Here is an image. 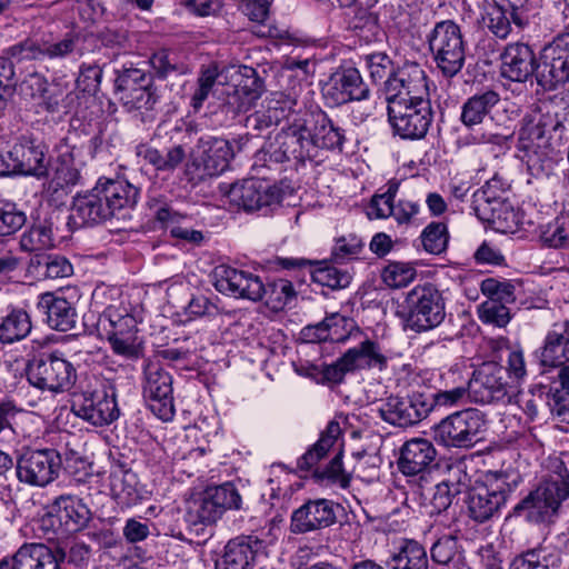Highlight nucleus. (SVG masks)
I'll list each match as a JSON object with an SVG mask.
<instances>
[{
  "mask_svg": "<svg viewBox=\"0 0 569 569\" xmlns=\"http://www.w3.org/2000/svg\"><path fill=\"white\" fill-rule=\"evenodd\" d=\"M569 139V122L560 106L551 102L536 104L522 118L517 149L529 173L535 178L549 177L555 170L553 149Z\"/></svg>",
  "mask_w": 569,
  "mask_h": 569,
  "instance_id": "1",
  "label": "nucleus"
},
{
  "mask_svg": "<svg viewBox=\"0 0 569 569\" xmlns=\"http://www.w3.org/2000/svg\"><path fill=\"white\" fill-rule=\"evenodd\" d=\"M139 189L123 179L100 178L96 186L73 198L68 224L93 226L111 218L124 219L139 198Z\"/></svg>",
  "mask_w": 569,
  "mask_h": 569,
  "instance_id": "2",
  "label": "nucleus"
},
{
  "mask_svg": "<svg viewBox=\"0 0 569 569\" xmlns=\"http://www.w3.org/2000/svg\"><path fill=\"white\" fill-rule=\"evenodd\" d=\"M305 128L300 113H297L287 127L281 128L274 136H268L253 157V169H278L284 162L295 161L297 164L311 162L307 147Z\"/></svg>",
  "mask_w": 569,
  "mask_h": 569,
  "instance_id": "3",
  "label": "nucleus"
},
{
  "mask_svg": "<svg viewBox=\"0 0 569 569\" xmlns=\"http://www.w3.org/2000/svg\"><path fill=\"white\" fill-rule=\"evenodd\" d=\"M233 157L234 149L229 140L211 134L201 136L190 152L184 174L190 183L197 186L223 173Z\"/></svg>",
  "mask_w": 569,
  "mask_h": 569,
  "instance_id": "4",
  "label": "nucleus"
},
{
  "mask_svg": "<svg viewBox=\"0 0 569 569\" xmlns=\"http://www.w3.org/2000/svg\"><path fill=\"white\" fill-rule=\"evenodd\" d=\"M291 180L282 179L269 184L258 179H248L231 184L228 199L231 204L246 212H261L267 214L273 207L279 206L283 199L295 193Z\"/></svg>",
  "mask_w": 569,
  "mask_h": 569,
  "instance_id": "5",
  "label": "nucleus"
},
{
  "mask_svg": "<svg viewBox=\"0 0 569 569\" xmlns=\"http://www.w3.org/2000/svg\"><path fill=\"white\" fill-rule=\"evenodd\" d=\"M305 128L311 163L319 166L328 158V152L342 153L347 142L346 130L337 126L321 109L300 112Z\"/></svg>",
  "mask_w": 569,
  "mask_h": 569,
  "instance_id": "6",
  "label": "nucleus"
},
{
  "mask_svg": "<svg viewBox=\"0 0 569 569\" xmlns=\"http://www.w3.org/2000/svg\"><path fill=\"white\" fill-rule=\"evenodd\" d=\"M433 61L445 78L456 77L465 66L466 42L460 26L452 20L437 22L428 36Z\"/></svg>",
  "mask_w": 569,
  "mask_h": 569,
  "instance_id": "7",
  "label": "nucleus"
},
{
  "mask_svg": "<svg viewBox=\"0 0 569 569\" xmlns=\"http://www.w3.org/2000/svg\"><path fill=\"white\" fill-rule=\"evenodd\" d=\"M114 91L128 111H153L159 102V94L153 86V76L134 66L123 63L114 70Z\"/></svg>",
  "mask_w": 569,
  "mask_h": 569,
  "instance_id": "8",
  "label": "nucleus"
},
{
  "mask_svg": "<svg viewBox=\"0 0 569 569\" xmlns=\"http://www.w3.org/2000/svg\"><path fill=\"white\" fill-rule=\"evenodd\" d=\"M486 430V415L470 408L443 418L435 427V439L447 448L468 449L483 439Z\"/></svg>",
  "mask_w": 569,
  "mask_h": 569,
  "instance_id": "9",
  "label": "nucleus"
},
{
  "mask_svg": "<svg viewBox=\"0 0 569 569\" xmlns=\"http://www.w3.org/2000/svg\"><path fill=\"white\" fill-rule=\"evenodd\" d=\"M508 372L495 361L480 365L468 382V395L473 402L512 405L516 385L507 380Z\"/></svg>",
  "mask_w": 569,
  "mask_h": 569,
  "instance_id": "10",
  "label": "nucleus"
},
{
  "mask_svg": "<svg viewBox=\"0 0 569 569\" xmlns=\"http://www.w3.org/2000/svg\"><path fill=\"white\" fill-rule=\"evenodd\" d=\"M18 60L63 61L81 57V34L68 31L62 36L47 34L38 40L28 39L11 48Z\"/></svg>",
  "mask_w": 569,
  "mask_h": 569,
  "instance_id": "11",
  "label": "nucleus"
},
{
  "mask_svg": "<svg viewBox=\"0 0 569 569\" xmlns=\"http://www.w3.org/2000/svg\"><path fill=\"white\" fill-rule=\"evenodd\" d=\"M517 482L508 481L502 472H489L482 481L477 482L468 496V511L470 517L485 522L492 518L506 503L508 496Z\"/></svg>",
  "mask_w": 569,
  "mask_h": 569,
  "instance_id": "12",
  "label": "nucleus"
},
{
  "mask_svg": "<svg viewBox=\"0 0 569 569\" xmlns=\"http://www.w3.org/2000/svg\"><path fill=\"white\" fill-rule=\"evenodd\" d=\"M387 111L395 134L401 139H423L433 121L430 99L417 101L396 99L388 102Z\"/></svg>",
  "mask_w": 569,
  "mask_h": 569,
  "instance_id": "13",
  "label": "nucleus"
},
{
  "mask_svg": "<svg viewBox=\"0 0 569 569\" xmlns=\"http://www.w3.org/2000/svg\"><path fill=\"white\" fill-rule=\"evenodd\" d=\"M27 377L33 387L50 392L69 390L77 379L73 365L58 352L42 353L29 360Z\"/></svg>",
  "mask_w": 569,
  "mask_h": 569,
  "instance_id": "14",
  "label": "nucleus"
},
{
  "mask_svg": "<svg viewBox=\"0 0 569 569\" xmlns=\"http://www.w3.org/2000/svg\"><path fill=\"white\" fill-rule=\"evenodd\" d=\"M16 477L24 486L44 488L60 475L62 459L52 448L24 449L16 461Z\"/></svg>",
  "mask_w": 569,
  "mask_h": 569,
  "instance_id": "15",
  "label": "nucleus"
},
{
  "mask_svg": "<svg viewBox=\"0 0 569 569\" xmlns=\"http://www.w3.org/2000/svg\"><path fill=\"white\" fill-rule=\"evenodd\" d=\"M407 325L416 331H428L438 327L446 317L441 292L430 283L413 287L406 297Z\"/></svg>",
  "mask_w": 569,
  "mask_h": 569,
  "instance_id": "16",
  "label": "nucleus"
},
{
  "mask_svg": "<svg viewBox=\"0 0 569 569\" xmlns=\"http://www.w3.org/2000/svg\"><path fill=\"white\" fill-rule=\"evenodd\" d=\"M569 498V475L550 476L529 493L516 510H525L533 522H543L556 515L560 505Z\"/></svg>",
  "mask_w": 569,
  "mask_h": 569,
  "instance_id": "17",
  "label": "nucleus"
},
{
  "mask_svg": "<svg viewBox=\"0 0 569 569\" xmlns=\"http://www.w3.org/2000/svg\"><path fill=\"white\" fill-rule=\"evenodd\" d=\"M536 81L545 91L569 82V33L559 34L540 50Z\"/></svg>",
  "mask_w": 569,
  "mask_h": 569,
  "instance_id": "18",
  "label": "nucleus"
},
{
  "mask_svg": "<svg viewBox=\"0 0 569 569\" xmlns=\"http://www.w3.org/2000/svg\"><path fill=\"white\" fill-rule=\"evenodd\" d=\"M52 162L51 176L44 186V192L54 203H63L72 189L81 181L80 168L76 162V147L61 141Z\"/></svg>",
  "mask_w": 569,
  "mask_h": 569,
  "instance_id": "19",
  "label": "nucleus"
},
{
  "mask_svg": "<svg viewBox=\"0 0 569 569\" xmlns=\"http://www.w3.org/2000/svg\"><path fill=\"white\" fill-rule=\"evenodd\" d=\"M47 154L48 148L42 141L22 137L3 157V162L13 173L41 179L49 176Z\"/></svg>",
  "mask_w": 569,
  "mask_h": 569,
  "instance_id": "20",
  "label": "nucleus"
},
{
  "mask_svg": "<svg viewBox=\"0 0 569 569\" xmlns=\"http://www.w3.org/2000/svg\"><path fill=\"white\" fill-rule=\"evenodd\" d=\"M143 373V395L149 401L150 409L163 421L173 419L176 411L172 377L156 360H149L146 363Z\"/></svg>",
  "mask_w": 569,
  "mask_h": 569,
  "instance_id": "21",
  "label": "nucleus"
},
{
  "mask_svg": "<svg viewBox=\"0 0 569 569\" xmlns=\"http://www.w3.org/2000/svg\"><path fill=\"white\" fill-rule=\"evenodd\" d=\"M385 92L387 102L400 100V98L408 101L429 99L425 70L418 62L406 61L385 81Z\"/></svg>",
  "mask_w": 569,
  "mask_h": 569,
  "instance_id": "22",
  "label": "nucleus"
},
{
  "mask_svg": "<svg viewBox=\"0 0 569 569\" xmlns=\"http://www.w3.org/2000/svg\"><path fill=\"white\" fill-rule=\"evenodd\" d=\"M71 411L93 426H107L119 417L114 392L106 388L83 391L72 399Z\"/></svg>",
  "mask_w": 569,
  "mask_h": 569,
  "instance_id": "23",
  "label": "nucleus"
},
{
  "mask_svg": "<svg viewBox=\"0 0 569 569\" xmlns=\"http://www.w3.org/2000/svg\"><path fill=\"white\" fill-rule=\"evenodd\" d=\"M325 98L332 106H342L351 101H362L370 97V89L360 71L352 66L342 64L329 77L322 88Z\"/></svg>",
  "mask_w": 569,
  "mask_h": 569,
  "instance_id": "24",
  "label": "nucleus"
},
{
  "mask_svg": "<svg viewBox=\"0 0 569 569\" xmlns=\"http://www.w3.org/2000/svg\"><path fill=\"white\" fill-rule=\"evenodd\" d=\"M24 86L30 89L32 98L40 99L39 106L49 113L71 112L78 100V93L69 90L58 81L48 82L43 76L32 73L24 81Z\"/></svg>",
  "mask_w": 569,
  "mask_h": 569,
  "instance_id": "25",
  "label": "nucleus"
},
{
  "mask_svg": "<svg viewBox=\"0 0 569 569\" xmlns=\"http://www.w3.org/2000/svg\"><path fill=\"white\" fill-rule=\"evenodd\" d=\"M500 74L503 79L525 83L536 78L540 54L523 42L508 43L500 53Z\"/></svg>",
  "mask_w": 569,
  "mask_h": 569,
  "instance_id": "26",
  "label": "nucleus"
},
{
  "mask_svg": "<svg viewBox=\"0 0 569 569\" xmlns=\"http://www.w3.org/2000/svg\"><path fill=\"white\" fill-rule=\"evenodd\" d=\"M427 408L422 392H412L408 397H388L379 405L378 412L383 421L403 428L427 418Z\"/></svg>",
  "mask_w": 569,
  "mask_h": 569,
  "instance_id": "27",
  "label": "nucleus"
},
{
  "mask_svg": "<svg viewBox=\"0 0 569 569\" xmlns=\"http://www.w3.org/2000/svg\"><path fill=\"white\" fill-rule=\"evenodd\" d=\"M335 506L331 500L310 499L291 515L290 530L303 535L330 527L336 522Z\"/></svg>",
  "mask_w": 569,
  "mask_h": 569,
  "instance_id": "28",
  "label": "nucleus"
},
{
  "mask_svg": "<svg viewBox=\"0 0 569 569\" xmlns=\"http://www.w3.org/2000/svg\"><path fill=\"white\" fill-rule=\"evenodd\" d=\"M216 289L233 298L258 302L263 299L264 283L252 272L223 268L216 281Z\"/></svg>",
  "mask_w": 569,
  "mask_h": 569,
  "instance_id": "29",
  "label": "nucleus"
},
{
  "mask_svg": "<svg viewBox=\"0 0 569 569\" xmlns=\"http://www.w3.org/2000/svg\"><path fill=\"white\" fill-rule=\"evenodd\" d=\"M264 549V541L257 536H239L226 545L216 569H252Z\"/></svg>",
  "mask_w": 569,
  "mask_h": 569,
  "instance_id": "30",
  "label": "nucleus"
},
{
  "mask_svg": "<svg viewBox=\"0 0 569 569\" xmlns=\"http://www.w3.org/2000/svg\"><path fill=\"white\" fill-rule=\"evenodd\" d=\"M436 455L431 441L425 438H412L406 441L400 449L398 468L405 476H417L419 480H425Z\"/></svg>",
  "mask_w": 569,
  "mask_h": 569,
  "instance_id": "31",
  "label": "nucleus"
},
{
  "mask_svg": "<svg viewBox=\"0 0 569 569\" xmlns=\"http://www.w3.org/2000/svg\"><path fill=\"white\" fill-rule=\"evenodd\" d=\"M56 515H48L43 522L53 525L59 521L63 533H73L84 528L90 520L89 508L80 500L70 496H61L53 503Z\"/></svg>",
  "mask_w": 569,
  "mask_h": 569,
  "instance_id": "32",
  "label": "nucleus"
},
{
  "mask_svg": "<svg viewBox=\"0 0 569 569\" xmlns=\"http://www.w3.org/2000/svg\"><path fill=\"white\" fill-rule=\"evenodd\" d=\"M66 553L43 543H26L13 556L12 569H60Z\"/></svg>",
  "mask_w": 569,
  "mask_h": 569,
  "instance_id": "33",
  "label": "nucleus"
},
{
  "mask_svg": "<svg viewBox=\"0 0 569 569\" xmlns=\"http://www.w3.org/2000/svg\"><path fill=\"white\" fill-rule=\"evenodd\" d=\"M472 211L481 221L487 222L492 229L501 233L515 232L520 223L519 212L507 198L476 208Z\"/></svg>",
  "mask_w": 569,
  "mask_h": 569,
  "instance_id": "34",
  "label": "nucleus"
},
{
  "mask_svg": "<svg viewBox=\"0 0 569 569\" xmlns=\"http://www.w3.org/2000/svg\"><path fill=\"white\" fill-rule=\"evenodd\" d=\"M543 366L558 367L569 361V321L555 323L541 348Z\"/></svg>",
  "mask_w": 569,
  "mask_h": 569,
  "instance_id": "35",
  "label": "nucleus"
},
{
  "mask_svg": "<svg viewBox=\"0 0 569 569\" xmlns=\"http://www.w3.org/2000/svg\"><path fill=\"white\" fill-rule=\"evenodd\" d=\"M388 358L378 342L366 339L343 355V363L347 369L352 370L367 368L383 370L387 368Z\"/></svg>",
  "mask_w": 569,
  "mask_h": 569,
  "instance_id": "36",
  "label": "nucleus"
},
{
  "mask_svg": "<svg viewBox=\"0 0 569 569\" xmlns=\"http://www.w3.org/2000/svg\"><path fill=\"white\" fill-rule=\"evenodd\" d=\"M38 309L47 316V322L51 328L59 331L74 328L76 310L67 299L54 297L50 292L43 293L38 302Z\"/></svg>",
  "mask_w": 569,
  "mask_h": 569,
  "instance_id": "37",
  "label": "nucleus"
},
{
  "mask_svg": "<svg viewBox=\"0 0 569 569\" xmlns=\"http://www.w3.org/2000/svg\"><path fill=\"white\" fill-rule=\"evenodd\" d=\"M356 328L353 319L340 315L338 312L331 313L325 318L323 321L316 326H309L306 330V336L315 341H346L351 331Z\"/></svg>",
  "mask_w": 569,
  "mask_h": 569,
  "instance_id": "38",
  "label": "nucleus"
},
{
  "mask_svg": "<svg viewBox=\"0 0 569 569\" xmlns=\"http://www.w3.org/2000/svg\"><path fill=\"white\" fill-rule=\"evenodd\" d=\"M499 101V93L491 89L469 97L461 106L460 121L467 128L482 123Z\"/></svg>",
  "mask_w": 569,
  "mask_h": 569,
  "instance_id": "39",
  "label": "nucleus"
},
{
  "mask_svg": "<svg viewBox=\"0 0 569 569\" xmlns=\"http://www.w3.org/2000/svg\"><path fill=\"white\" fill-rule=\"evenodd\" d=\"M341 436V427L337 421H330L321 432L319 440L298 460V467L301 470H311L315 468L335 446Z\"/></svg>",
  "mask_w": 569,
  "mask_h": 569,
  "instance_id": "40",
  "label": "nucleus"
},
{
  "mask_svg": "<svg viewBox=\"0 0 569 569\" xmlns=\"http://www.w3.org/2000/svg\"><path fill=\"white\" fill-rule=\"evenodd\" d=\"M348 28L366 43L377 41L382 32L378 13L365 7H357L352 10Z\"/></svg>",
  "mask_w": 569,
  "mask_h": 569,
  "instance_id": "41",
  "label": "nucleus"
},
{
  "mask_svg": "<svg viewBox=\"0 0 569 569\" xmlns=\"http://www.w3.org/2000/svg\"><path fill=\"white\" fill-rule=\"evenodd\" d=\"M110 490L118 503L130 507L141 499L138 478L129 470H116L110 475Z\"/></svg>",
  "mask_w": 569,
  "mask_h": 569,
  "instance_id": "42",
  "label": "nucleus"
},
{
  "mask_svg": "<svg viewBox=\"0 0 569 569\" xmlns=\"http://www.w3.org/2000/svg\"><path fill=\"white\" fill-rule=\"evenodd\" d=\"M69 239H71L69 237ZM67 236H59L58 229L53 232L48 226H33L26 230L20 239V249H53L69 246Z\"/></svg>",
  "mask_w": 569,
  "mask_h": 569,
  "instance_id": "43",
  "label": "nucleus"
},
{
  "mask_svg": "<svg viewBox=\"0 0 569 569\" xmlns=\"http://www.w3.org/2000/svg\"><path fill=\"white\" fill-rule=\"evenodd\" d=\"M98 327L104 331L108 340L137 332L134 318L114 307L103 311L98 320Z\"/></svg>",
  "mask_w": 569,
  "mask_h": 569,
  "instance_id": "44",
  "label": "nucleus"
},
{
  "mask_svg": "<svg viewBox=\"0 0 569 569\" xmlns=\"http://www.w3.org/2000/svg\"><path fill=\"white\" fill-rule=\"evenodd\" d=\"M387 563L390 569H428V557L420 543L407 541Z\"/></svg>",
  "mask_w": 569,
  "mask_h": 569,
  "instance_id": "45",
  "label": "nucleus"
},
{
  "mask_svg": "<svg viewBox=\"0 0 569 569\" xmlns=\"http://www.w3.org/2000/svg\"><path fill=\"white\" fill-rule=\"evenodd\" d=\"M30 330L29 315L22 310H13L0 322V340L4 343H12L23 339Z\"/></svg>",
  "mask_w": 569,
  "mask_h": 569,
  "instance_id": "46",
  "label": "nucleus"
},
{
  "mask_svg": "<svg viewBox=\"0 0 569 569\" xmlns=\"http://www.w3.org/2000/svg\"><path fill=\"white\" fill-rule=\"evenodd\" d=\"M295 297L296 291L289 280L278 279L264 284L262 300L274 312L283 310Z\"/></svg>",
  "mask_w": 569,
  "mask_h": 569,
  "instance_id": "47",
  "label": "nucleus"
},
{
  "mask_svg": "<svg viewBox=\"0 0 569 569\" xmlns=\"http://www.w3.org/2000/svg\"><path fill=\"white\" fill-rule=\"evenodd\" d=\"M483 22L488 30L499 39H507L511 33L512 19L509 10L503 3H499L497 0L487 7Z\"/></svg>",
  "mask_w": 569,
  "mask_h": 569,
  "instance_id": "48",
  "label": "nucleus"
},
{
  "mask_svg": "<svg viewBox=\"0 0 569 569\" xmlns=\"http://www.w3.org/2000/svg\"><path fill=\"white\" fill-rule=\"evenodd\" d=\"M222 515L213 500L209 499V495L204 491L200 498L189 502L187 521L191 525H211L221 518Z\"/></svg>",
  "mask_w": 569,
  "mask_h": 569,
  "instance_id": "49",
  "label": "nucleus"
},
{
  "mask_svg": "<svg viewBox=\"0 0 569 569\" xmlns=\"http://www.w3.org/2000/svg\"><path fill=\"white\" fill-rule=\"evenodd\" d=\"M416 276V263L411 262H390L381 271L383 283L395 289L408 286Z\"/></svg>",
  "mask_w": 569,
  "mask_h": 569,
  "instance_id": "50",
  "label": "nucleus"
},
{
  "mask_svg": "<svg viewBox=\"0 0 569 569\" xmlns=\"http://www.w3.org/2000/svg\"><path fill=\"white\" fill-rule=\"evenodd\" d=\"M399 189V183L390 181L387 184V190L383 193L375 194L368 207L367 214L369 219H382L392 216L393 201Z\"/></svg>",
  "mask_w": 569,
  "mask_h": 569,
  "instance_id": "51",
  "label": "nucleus"
},
{
  "mask_svg": "<svg viewBox=\"0 0 569 569\" xmlns=\"http://www.w3.org/2000/svg\"><path fill=\"white\" fill-rule=\"evenodd\" d=\"M509 189V184L502 181L501 178L495 176L488 180L485 186L476 190L472 194L471 209L488 206L493 201H498L506 198V192Z\"/></svg>",
  "mask_w": 569,
  "mask_h": 569,
  "instance_id": "52",
  "label": "nucleus"
},
{
  "mask_svg": "<svg viewBox=\"0 0 569 569\" xmlns=\"http://www.w3.org/2000/svg\"><path fill=\"white\" fill-rule=\"evenodd\" d=\"M469 397L468 387H456L450 390H441L432 395L422 393L423 402L427 403V416L436 408H451L463 402Z\"/></svg>",
  "mask_w": 569,
  "mask_h": 569,
  "instance_id": "53",
  "label": "nucleus"
},
{
  "mask_svg": "<svg viewBox=\"0 0 569 569\" xmlns=\"http://www.w3.org/2000/svg\"><path fill=\"white\" fill-rule=\"evenodd\" d=\"M26 214L16 203L0 197V237L16 233L26 223Z\"/></svg>",
  "mask_w": 569,
  "mask_h": 569,
  "instance_id": "54",
  "label": "nucleus"
},
{
  "mask_svg": "<svg viewBox=\"0 0 569 569\" xmlns=\"http://www.w3.org/2000/svg\"><path fill=\"white\" fill-rule=\"evenodd\" d=\"M206 492L209 495V499L213 500L222 513L230 509H240L241 507V496L237 488L230 482L209 487L206 489Z\"/></svg>",
  "mask_w": 569,
  "mask_h": 569,
  "instance_id": "55",
  "label": "nucleus"
},
{
  "mask_svg": "<svg viewBox=\"0 0 569 569\" xmlns=\"http://www.w3.org/2000/svg\"><path fill=\"white\" fill-rule=\"evenodd\" d=\"M149 64L152 69L153 78L161 80L167 79L172 73H182L183 66L178 63L174 53L169 50L161 49L149 58Z\"/></svg>",
  "mask_w": 569,
  "mask_h": 569,
  "instance_id": "56",
  "label": "nucleus"
},
{
  "mask_svg": "<svg viewBox=\"0 0 569 569\" xmlns=\"http://www.w3.org/2000/svg\"><path fill=\"white\" fill-rule=\"evenodd\" d=\"M286 118L284 109L278 107H268L266 110H258L247 117V128L258 133L278 127L282 119Z\"/></svg>",
  "mask_w": 569,
  "mask_h": 569,
  "instance_id": "57",
  "label": "nucleus"
},
{
  "mask_svg": "<svg viewBox=\"0 0 569 569\" xmlns=\"http://www.w3.org/2000/svg\"><path fill=\"white\" fill-rule=\"evenodd\" d=\"M479 319L487 325L502 328L511 319L509 308L501 301L487 299L478 307Z\"/></svg>",
  "mask_w": 569,
  "mask_h": 569,
  "instance_id": "58",
  "label": "nucleus"
},
{
  "mask_svg": "<svg viewBox=\"0 0 569 569\" xmlns=\"http://www.w3.org/2000/svg\"><path fill=\"white\" fill-rule=\"evenodd\" d=\"M102 73V68L97 63H81L76 79V89L82 93L94 96L100 89Z\"/></svg>",
  "mask_w": 569,
  "mask_h": 569,
  "instance_id": "59",
  "label": "nucleus"
},
{
  "mask_svg": "<svg viewBox=\"0 0 569 569\" xmlns=\"http://www.w3.org/2000/svg\"><path fill=\"white\" fill-rule=\"evenodd\" d=\"M218 76L219 73L216 67L201 69L197 79V87L190 98V106L194 111H198L202 108L203 102L208 99L217 82Z\"/></svg>",
  "mask_w": 569,
  "mask_h": 569,
  "instance_id": "60",
  "label": "nucleus"
},
{
  "mask_svg": "<svg viewBox=\"0 0 569 569\" xmlns=\"http://www.w3.org/2000/svg\"><path fill=\"white\" fill-rule=\"evenodd\" d=\"M312 278L321 286L338 289L345 288L350 282V274L328 263H320L312 272Z\"/></svg>",
  "mask_w": 569,
  "mask_h": 569,
  "instance_id": "61",
  "label": "nucleus"
},
{
  "mask_svg": "<svg viewBox=\"0 0 569 569\" xmlns=\"http://www.w3.org/2000/svg\"><path fill=\"white\" fill-rule=\"evenodd\" d=\"M459 491V485L450 482L449 480H442L436 485L430 500L429 513H441L447 510Z\"/></svg>",
  "mask_w": 569,
  "mask_h": 569,
  "instance_id": "62",
  "label": "nucleus"
},
{
  "mask_svg": "<svg viewBox=\"0 0 569 569\" xmlns=\"http://www.w3.org/2000/svg\"><path fill=\"white\" fill-rule=\"evenodd\" d=\"M148 208L152 217L162 226L178 223L188 217L187 213L176 210L164 198H150Z\"/></svg>",
  "mask_w": 569,
  "mask_h": 569,
  "instance_id": "63",
  "label": "nucleus"
},
{
  "mask_svg": "<svg viewBox=\"0 0 569 569\" xmlns=\"http://www.w3.org/2000/svg\"><path fill=\"white\" fill-rule=\"evenodd\" d=\"M540 240L550 249L567 248L569 247V228L557 219L541 231Z\"/></svg>",
  "mask_w": 569,
  "mask_h": 569,
  "instance_id": "64",
  "label": "nucleus"
}]
</instances>
